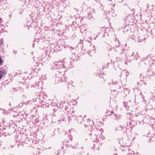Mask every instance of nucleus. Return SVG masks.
Here are the masks:
<instances>
[{"label": "nucleus", "instance_id": "15", "mask_svg": "<svg viewBox=\"0 0 155 155\" xmlns=\"http://www.w3.org/2000/svg\"><path fill=\"white\" fill-rule=\"evenodd\" d=\"M64 118H62V121H64V120H64Z\"/></svg>", "mask_w": 155, "mask_h": 155}, {"label": "nucleus", "instance_id": "7", "mask_svg": "<svg viewBox=\"0 0 155 155\" xmlns=\"http://www.w3.org/2000/svg\"><path fill=\"white\" fill-rule=\"evenodd\" d=\"M124 127L121 126H117L116 128H115V130L116 131H122L124 130Z\"/></svg>", "mask_w": 155, "mask_h": 155}, {"label": "nucleus", "instance_id": "14", "mask_svg": "<svg viewBox=\"0 0 155 155\" xmlns=\"http://www.w3.org/2000/svg\"><path fill=\"white\" fill-rule=\"evenodd\" d=\"M31 101H28L27 104H29V103L31 102Z\"/></svg>", "mask_w": 155, "mask_h": 155}, {"label": "nucleus", "instance_id": "13", "mask_svg": "<svg viewBox=\"0 0 155 155\" xmlns=\"http://www.w3.org/2000/svg\"><path fill=\"white\" fill-rule=\"evenodd\" d=\"M70 48H71V49H72V50H74V48H73V47H70Z\"/></svg>", "mask_w": 155, "mask_h": 155}, {"label": "nucleus", "instance_id": "11", "mask_svg": "<svg viewBox=\"0 0 155 155\" xmlns=\"http://www.w3.org/2000/svg\"><path fill=\"white\" fill-rule=\"evenodd\" d=\"M2 78V75L0 74V80Z\"/></svg>", "mask_w": 155, "mask_h": 155}, {"label": "nucleus", "instance_id": "5", "mask_svg": "<svg viewBox=\"0 0 155 155\" xmlns=\"http://www.w3.org/2000/svg\"><path fill=\"white\" fill-rule=\"evenodd\" d=\"M93 122H87L86 124L84 125L85 128L86 130L88 131L93 128V127H95L94 126Z\"/></svg>", "mask_w": 155, "mask_h": 155}, {"label": "nucleus", "instance_id": "3", "mask_svg": "<svg viewBox=\"0 0 155 155\" xmlns=\"http://www.w3.org/2000/svg\"><path fill=\"white\" fill-rule=\"evenodd\" d=\"M64 72L62 74L60 73L57 74V76H56L55 80L56 83L61 82L64 81H66V78L64 76Z\"/></svg>", "mask_w": 155, "mask_h": 155}, {"label": "nucleus", "instance_id": "10", "mask_svg": "<svg viewBox=\"0 0 155 155\" xmlns=\"http://www.w3.org/2000/svg\"><path fill=\"white\" fill-rule=\"evenodd\" d=\"M1 72L2 74H3V75L6 73V71L4 70H3V71H1Z\"/></svg>", "mask_w": 155, "mask_h": 155}, {"label": "nucleus", "instance_id": "8", "mask_svg": "<svg viewBox=\"0 0 155 155\" xmlns=\"http://www.w3.org/2000/svg\"><path fill=\"white\" fill-rule=\"evenodd\" d=\"M117 115L115 114H112V116H111V117H112V118L114 119H117Z\"/></svg>", "mask_w": 155, "mask_h": 155}, {"label": "nucleus", "instance_id": "2", "mask_svg": "<svg viewBox=\"0 0 155 155\" xmlns=\"http://www.w3.org/2000/svg\"><path fill=\"white\" fill-rule=\"evenodd\" d=\"M91 136L93 137V139L97 140L99 137L102 134V131L99 129H94V130H91Z\"/></svg>", "mask_w": 155, "mask_h": 155}, {"label": "nucleus", "instance_id": "17", "mask_svg": "<svg viewBox=\"0 0 155 155\" xmlns=\"http://www.w3.org/2000/svg\"><path fill=\"white\" fill-rule=\"evenodd\" d=\"M65 110H66V109H65Z\"/></svg>", "mask_w": 155, "mask_h": 155}, {"label": "nucleus", "instance_id": "9", "mask_svg": "<svg viewBox=\"0 0 155 155\" xmlns=\"http://www.w3.org/2000/svg\"><path fill=\"white\" fill-rule=\"evenodd\" d=\"M107 113L108 114V115L109 116L110 115H112L113 114V111H107Z\"/></svg>", "mask_w": 155, "mask_h": 155}, {"label": "nucleus", "instance_id": "6", "mask_svg": "<svg viewBox=\"0 0 155 155\" xmlns=\"http://www.w3.org/2000/svg\"><path fill=\"white\" fill-rule=\"evenodd\" d=\"M70 140L71 142L70 145L71 147L73 148H76L78 145V143L75 141H72V139Z\"/></svg>", "mask_w": 155, "mask_h": 155}, {"label": "nucleus", "instance_id": "1", "mask_svg": "<svg viewBox=\"0 0 155 155\" xmlns=\"http://www.w3.org/2000/svg\"><path fill=\"white\" fill-rule=\"evenodd\" d=\"M52 68L54 70L59 69L57 73L63 74L64 71V69L62 67V63L61 61H56L54 62Z\"/></svg>", "mask_w": 155, "mask_h": 155}, {"label": "nucleus", "instance_id": "16", "mask_svg": "<svg viewBox=\"0 0 155 155\" xmlns=\"http://www.w3.org/2000/svg\"><path fill=\"white\" fill-rule=\"evenodd\" d=\"M3 113H5V110L3 111Z\"/></svg>", "mask_w": 155, "mask_h": 155}, {"label": "nucleus", "instance_id": "12", "mask_svg": "<svg viewBox=\"0 0 155 155\" xmlns=\"http://www.w3.org/2000/svg\"><path fill=\"white\" fill-rule=\"evenodd\" d=\"M140 83V82H137V85H139V84Z\"/></svg>", "mask_w": 155, "mask_h": 155}, {"label": "nucleus", "instance_id": "4", "mask_svg": "<svg viewBox=\"0 0 155 155\" xmlns=\"http://www.w3.org/2000/svg\"><path fill=\"white\" fill-rule=\"evenodd\" d=\"M97 140V141L94 140L91 145L92 149H94V150H99L100 147L102 145L101 143L99 142L98 140Z\"/></svg>", "mask_w": 155, "mask_h": 155}]
</instances>
